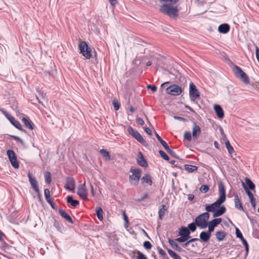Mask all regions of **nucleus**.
<instances>
[{
	"instance_id": "f257e3e1",
	"label": "nucleus",
	"mask_w": 259,
	"mask_h": 259,
	"mask_svg": "<svg viewBox=\"0 0 259 259\" xmlns=\"http://www.w3.org/2000/svg\"><path fill=\"white\" fill-rule=\"evenodd\" d=\"M175 4H164L160 8L159 11L163 14L166 15L170 17L175 18L178 16L179 11Z\"/></svg>"
},
{
	"instance_id": "f03ea898",
	"label": "nucleus",
	"mask_w": 259,
	"mask_h": 259,
	"mask_svg": "<svg viewBox=\"0 0 259 259\" xmlns=\"http://www.w3.org/2000/svg\"><path fill=\"white\" fill-rule=\"evenodd\" d=\"M209 218V214L207 212L199 214L195 219V222L197 226L201 229H205L208 226V220Z\"/></svg>"
},
{
	"instance_id": "7ed1b4c3",
	"label": "nucleus",
	"mask_w": 259,
	"mask_h": 259,
	"mask_svg": "<svg viewBox=\"0 0 259 259\" xmlns=\"http://www.w3.org/2000/svg\"><path fill=\"white\" fill-rule=\"evenodd\" d=\"M233 71L235 76L239 78L245 84H248L249 83L250 80L248 76L240 67L234 65L233 68Z\"/></svg>"
},
{
	"instance_id": "20e7f679",
	"label": "nucleus",
	"mask_w": 259,
	"mask_h": 259,
	"mask_svg": "<svg viewBox=\"0 0 259 259\" xmlns=\"http://www.w3.org/2000/svg\"><path fill=\"white\" fill-rule=\"evenodd\" d=\"M79 50L82 55L87 59L91 58L92 56V49L90 48L85 41H82L78 46Z\"/></svg>"
},
{
	"instance_id": "39448f33",
	"label": "nucleus",
	"mask_w": 259,
	"mask_h": 259,
	"mask_svg": "<svg viewBox=\"0 0 259 259\" xmlns=\"http://www.w3.org/2000/svg\"><path fill=\"white\" fill-rule=\"evenodd\" d=\"M127 132L133 138L137 140L139 143L145 146L146 144V141L143 139L139 132L136 129L131 126L127 128Z\"/></svg>"
},
{
	"instance_id": "423d86ee",
	"label": "nucleus",
	"mask_w": 259,
	"mask_h": 259,
	"mask_svg": "<svg viewBox=\"0 0 259 259\" xmlns=\"http://www.w3.org/2000/svg\"><path fill=\"white\" fill-rule=\"evenodd\" d=\"M189 96L191 100L194 101L200 98V93L193 82H191L189 85Z\"/></svg>"
},
{
	"instance_id": "0eeeda50",
	"label": "nucleus",
	"mask_w": 259,
	"mask_h": 259,
	"mask_svg": "<svg viewBox=\"0 0 259 259\" xmlns=\"http://www.w3.org/2000/svg\"><path fill=\"white\" fill-rule=\"evenodd\" d=\"M166 93L172 96H177L180 95L183 90L181 87L176 84H173L166 89Z\"/></svg>"
},
{
	"instance_id": "6e6552de",
	"label": "nucleus",
	"mask_w": 259,
	"mask_h": 259,
	"mask_svg": "<svg viewBox=\"0 0 259 259\" xmlns=\"http://www.w3.org/2000/svg\"><path fill=\"white\" fill-rule=\"evenodd\" d=\"M7 153L13 167L15 168H18L19 167V164L17 160V156L14 151L12 150H8L7 151Z\"/></svg>"
},
{
	"instance_id": "1a4fd4ad",
	"label": "nucleus",
	"mask_w": 259,
	"mask_h": 259,
	"mask_svg": "<svg viewBox=\"0 0 259 259\" xmlns=\"http://www.w3.org/2000/svg\"><path fill=\"white\" fill-rule=\"evenodd\" d=\"M75 182L72 177H68L66 179L64 188L72 193L75 192Z\"/></svg>"
},
{
	"instance_id": "9d476101",
	"label": "nucleus",
	"mask_w": 259,
	"mask_h": 259,
	"mask_svg": "<svg viewBox=\"0 0 259 259\" xmlns=\"http://www.w3.org/2000/svg\"><path fill=\"white\" fill-rule=\"evenodd\" d=\"M77 194L82 199L88 200V191L85 184H80L78 186Z\"/></svg>"
},
{
	"instance_id": "9b49d317",
	"label": "nucleus",
	"mask_w": 259,
	"mask_h": 259,
	"mask_svg": "<svg viewBox=\"0 0 259 259\" xmlns=\"http://www.w3.org/2000/svg\"><path fill=\"white\" fill-rule=\"evenodd\" d=\"M0 111L5 116V117L10 121L11 123L15 127L19 126L20 122L17 120L5 109L0 108Z\"/></svg>"
},
{
	"instance_id": "f8f14e48",
	"label": "nucleus",
	"mask_w": 259,
	"mask_h": 259,
	"mask_svg": "<svg viewBox=\"0 0 259 259\" xmlns=\"http://www.w3.org/2000/svg\"><path fill=\"white\" fill-rule=\"evenodd\" d=\"M218 187L220 197L217 200L223 203L226 200V190L224 184L222 181H220L218 183Z\"/></svg>"
},
{
	"instance_id": "ddd939ff",
	"label": "nucleus",
	"mask_w": 259,
	"mask_h": 259,
	"mask_svg": "<svg viewBox=\"0 0 259 259\" xmlns=\"http://www.w3.org/2000/svg\"><path fill=\"white\" fill-rule=\"evenodd\" d=\"M222 221L221 218H216L208 222V231L211 233L214 231V228L220 224Z\"/></svg>"
},
{
	"instance_id": "4468645a",
	"label": "nucleus",
	"mask_w": 259,
	"mask_h": 259,
	"mask_svg": "<svg viewBox=\"0 0 259 259\" xmlns=\"http://www.w3.org/2000/svg\"><path fill=\"white\" fill-rule=\"evenodd\" d=\"M223 203L217 200L215 202L210 205H206L205 206V210L208 213L209 212H212L214 213L216 208H218Z\"/></svg>"
},
{
	"instance_id": "2eb2a0df",
	"label": "nucleus",
	"mask_w": 259,
	"mask_h": 259,
	"mask_svg": "<svg viewBox=\"0 0 259 259\" xmlns=\"http://www.w3.org/2000/svg\"><path fill=\"white\" fill-rule=\"evenodd\" d=\"M137 162L140 166L143 167H147L148 165V163L145 159L142 153L140 151L138 152Z\"/></svg>"
},
{
	"instance_id": "dca6fc26",
	"label": "nucleus",
	"mask_w": 259,
	"mask_h": 259,
	"mask_svg": "<svg viewBox=\"0 0 259 259\" xmlns=\"http://www.w3.org/2000/svg\"><path fill=\"white\" fill-rule=\"evenodd\" d=\"M201 133L200 127L196 124L195 122L193 123L192 128V137L194 139H196L200 135Z\"/></svg>"
},
{
	"instance_id": "f3484780",
	"label": "nucleus",
	"mask_w": 259,
	"mask_h": 259,
	"mask_svg": "<svg viewBox=\"0 0 259 259\" xmlns=\"http://www.w3.org/2000/svg\"><path fill=\"white\" fill-rule=\"evenodd\" d=\"M28 177L29 181L31 184V187L34 189L36 192H38V188L37 187V182L35 178L33 177L32 174L29 172L28 174Z\"/></svg>"
},
{
	"instance_id": "a211bd4d",
	"label": "nucleus",
	"mask_w": 259,
	"mask_h": 259,
	"mask_svg": "<svg viewBox=\"0 0 259 259\" xmlns=\"http://www.w3.org/2000/svg\"><path fill=\"white\" fill-rule=\"evenodd\" d=\"M226 211V208L224 205L220 206L218 208H216L215 212L213 213V217L215 218L217 217L221 216L224 214Z\"/></svg>"
},
{
	"instance_id": "6ab92c4d",
	"label": "nucleus",
	"mask_w": 259,
	"mask_h": 259,
	"mask_svg": "<svg viewBox=\"0 0 259 259\" xmlns=\"http://www.w3.org/2000/svg\"><path fill=\"white\" fill-rule=\"evenodd\" d=\"M211 235V233L209 231H203L200 233L199 237L202 241L206 242L209 240Z\"/></svg>"
},
{
	"instance_id": "aec40b11",
	"label": "nucleus",
	"mask_w": 259,
	"mask_h": 259,
	"mask_svg": "<svg viewBox=\"0 0 259 259\" xmlns=\"http://www.w3.org/2000/svg\"><path fill=\"white\" fill-rule=\"evenodd\" d=\"M59 212L60 214V215L64 219H65L66 221H67L69 223L73 224V222L71 218V217L67 213L66 211L62 209L61 208H60L59 209Z\"/></svg>"
},
{
	"instance_id": "412c9836",
	"label": "nucleus",
	"mask_w": 259,
	"mask_h": 259,
	"mask_svg": "<svg viewBox=\"0 0 259 259\" xmlns=\"http://www.w3.org/2000/svg\"><path fill=\"white\" fill-rule=\"evenodd\" d=\"M234 203H235V207L236 208L239 210H242L244 211V209L243 208V207L242 205V204L241 203V201L239 198V197L237 194H234Z\"/></svg>"
},
{
	"instance_id": "4be33fe9",
	"label": "nucleus",
	"mask_w": 259,
	"mask_h": 259,
	"mask_svg": "<svg viewBox=\"0 0 259 259\" xmlns=\"http://www.w3.org/2000/svg\"><path fill=\"white\" fill-rule=\"evenodd\" d=\"M214 110L216 113L217 116L219 118H223L224 116V111L221 107V106L219 105H215L214 106Z\"/></svg>"
},
{
	"instance_id": "5701e85b",
	"label": "nucleus",
	"mask_w": 259,
	"mask_h": 259,
	"mask_svg": "<svg viewBox=\"0 0 259 259\" xmlns=\"http://www.w3.org/2000/svg\"><path fill=\"white\" fill-rule=\"evenodd\" d=\"M230 27L228 24L224 23L220 25L218 28V31L222 33H227L230 30Z\"/></svg>"
},
{
	"instance_id": "b1692460",
	"label": "nucleus",
	"mask_w": 259,
	"mask_h": 259,
	"mask_svg": "<svg viewBox=\"0 0 259 259\" xmlns=\"http://www.w3.org/2000/svg\"><path fill=\"white\" fill-rule=\"evenodd\" d=\"M141 181L142 183H146L150 186L152 185V177L149 174H147L143 176L141 179Z\"/></svg>"
},
{
	"instance_id": "393cba45",
	"label": "nucleus",
	"mask_w": 259,
	"mask_h": 259,
	"mask_svg": "<svg viewBox=\"0 0 259 259\" xmlns=\"http://www.w3.org/2000/svg\"><path fill=\"white\" fill-rule=\"evenodd\" d=\"M22 121L26 127L29 128V130H33V124L32 122L31 121H30L29 119H27V118L25 117H23L22 118Z\"/></svg>"
},
{
	"instance_id": "a878e982",
	"label": "nucleus",
	"mask_w": 259,
	"mask_h": 259,
	"mask_svg": "<svg viewBox=\"0 0 259 259\" xmlns=\"http://www.w3.org/2000/svg\"><path fill=\"white\" fill-rule=\"evenodd\" d=\"M100 153L105 161H109L111 159L110 153L106 150L102 149L100 150Z\"/></svg>"
},
{
	"instance_id": "bb28decb",
	"label": "nucleus",
	"mask_w": 259,
	"mask_h": 259,
	"mask_svg": "<svg viewBox=\"0 0 259 259\" xmlns=\"http://www.w3.org/2000/svg\"><path fill=\"white\" fill-rule=\"evenodd\" d=\"M167 210V207L165 205L162 204L161 208L158 211V217L160 220H162L166 211Z\"/></svg>"
},
{
	"instance_id": "cd10ccee",
	"label": "nucleus",
	"mask_w": 259,
	"mask_h": 259,
	"mask_svg": "<svg viewBox=\"0 0 259 259\" xmlns=\"http://www.w3.org/2000/svg\"><path fill=\"white\" fill-rule=\"evenodd\" d=\"M168 242L170 246L176 250L180 252L182 251V248L174 240L169 238Z\"/></svg>"
},
{
	"instance_id": "c85d7f7f",
	"label": "nucleus",
	"mask_w": 259,
	"mask_h": 259,
	"mask_svg": "<svg viewBox=\"0 0 259 259\" xmlns=\"http://www.w3.org/2000/svg\"><path fill=\"white\" fill-rule=\"evenodd\" d=\"M226 236V233L223 231H217L215 233L216 238L219 241L223 240Z\"/></svg>"
},
{
	"instance_id": "c756f323",
	"label": "nucleus",
	"mask_w": 259,
	"mask_h": 259,
	"mask_svg": "<svg viewBox=\"0 0 259 259\" xmlns=\"http://www.w3.org/2000/svg\"><path fill=\"white\" fill-rule=\"evenodd\" d=\"M66 200L68 203H70L73 207H75L79 204V201L76 200H74L71 196H67Z\"/></svg>"
},
{
	"instance_id": "7c9ffc66",
	"label": "nucleus",
	"mask_w": 259,
	"mask_h": 259,
	"mask_svg": "<svg viewBox=\"0 0 259 259\" xmlns=\"http://www.w3.org/2000/svg\"><path fill=\"white\" fill-rule=\"evenodd\" d=\"M130 172L133 174V175L136 176V178H141V175L142 172V170L140 168H134L132 167L130 169Z\"/></svg>"
},
{
	"instance_id": "2f4dec72",
	"label": "nucleus",
	"mask_w": 259,
	"mask_h": 259,
	"mask_svg": "<svg viewBox=\"0 0 259 259\" xmlns=\"http://www.w3.org/2000/svg\"><path fill=\"white\" fill-rule=\"evenodd\" d=\"M179 235L182 236H190V232L187 228L185 227H182L179 232Z\"/></svg>"
},
{
	"instance_id": "473e14b6",
	"label": "nucleus",
	"mask_w": 259,
	"mask_h": 259,
	"mask_svg": "<svg viewBox=\"0 0 259 259\" xmlns=\"http://www.w3.org/2000/svg\"><path fill=\"white\" fill-rule=\"evenodd\" d=\"M245 181L246 184V186L249 189V190H254L255 189V185L254 183L249 179L246 178L245 179Z\"/></svg>"
},
{
	"instance_id": "72a5a7b5",
	"label": "nucleus",
	"mask_w": 259,
	"mask_h": 259,
	"mask_svg": "<svg viewBox=\"0 0 259 259\" xmlns=\"http://www.w3.org/2000/svg\"><path fill=\"white\" fill-rule=\"evenodd\" d=\"M95 211L96 212V214H97L98 219L100 221H102V220L103 219V211L102 208L100 207H96L95 208Z\"/></svg>"
},
{
	"instance_id": "f704fd0d",
	"label": "nucleus",
	"mask_w": 259,
	"mask_h": 259,
	"mask_svg": "<svg viewBox=\"0 0 259 259\" xmlns=\"http://www.w3.org/2000/svg\"><path fill=\"white\" fill-rule=\"evenodd\" d=\"M184 167L185 170H187L189 172H193L197 169V167L196 166L189 164H185Z\"/></svg>"
},
{
	"instance_id": "c9c22d12",
	"label": "nucleus",
	"mask_w": 259,
	"mask_h": 259,
	"mask_svg": "<svg viewBox=\"0 0 259 259\" xmlns=\"http://www.w3.org/2000/svg\"><path fill=\"white\" fill-rule=\"evenodd\" d=\"M155 136L157 139V140L159 141V142L161 143V144L163 146V147L165 149H166L169 146L166 143L165 141L163 140L162 138L160 137V136L156 133V132H155Z\"/></svg>"
},
{
	"instance_id": "e433bc0d",
	"label": "nucleus",
	"mask_w": 259,
	"mask_h": 259,
	"mask_svg": "<svg viewBox=\"0 0 259 259\" xmlns=\"http://www.w3.org/2000/svg\"><path fill=\"white\" fill-rule=\"evenodd\" d=\"M158 253L161 256L162 259H169L165 252L160 247H157Z\"/></svg>"
},
{
	"instance_id": "4c0bfd02",
	"label": "nucleus",
	"mask_w": 259,
	"mask_h": 259,
	"mask_svg": "<svg viewBox=\"0 0 259 259\" xmlns=\"http://www.w3.org/2000/svg\"><path fill=\"white\" fill-rule=\"evenodd\" d=\"M225 145L229 153L230 154H232L234 152V150L228 140H226Z\"/></svg>"
},
{
	"instance_id": "58836bf2",
	"label": "nucleus",
	"mask_w": 259,
	"mask_h": 259,
	"mask_svg": "<svg viewBox=\"0 0 259 259\" xmlns=\"http://www.w3.org/2000/svg\"><path fill=\"white\" fill-rule=\"evenodd\" d=\"M243 187L245 191V192L248 196L250 199H253V195L252 193V192L249 190V189L247 188V187L245 185L244 183H243Z\"/></svg>"
},
{
	"instance_id": "ea45409f",
	"label": "nucleus",
	"mask_w": 259,
	"mask_h": 259,
	"mask_svg": "<svg viewBox=\"0 0 259 259\" xmlns=\"http://www.w3.org/2000/svg\"><path fill=\"white\" fill-rule=\"evenodd\" d=\"M166 151L167 152V153L170 155L172 157H173L174 158H177V159H179V156L177 155V154L176 153V152L172 150L168 146L166 149Z\"/></svg>"
},
{
	"instance_id": "a19ab883",
	"label": "nucleus",
	"mask_w": 259,
	"mask_h": 259,
	"mask_svg": "<svg viewBox=\"0 0 259 259\" xmlns=\"http://www.w3.org/2000/svg\"><path fill=\"white\" fill-rule=\"evenodd\" d=\"M181 236L180 237L176 239V240L179 242H185L191 237L190 236Z\"/></svg>"
},
{
	"instance_id": "79ce46f5",
	"label": "nucleus",
	"mask_w": 259,
	"mask_h": 259,
	"mask_svg": "<svg viewBox=\"0 0 259 259\" xmlns=\"http://www.w3.org/2000/svg\"><path fill=\"white\" fill-rule=\"evenodd\" d=\"M45 179L46 183L49 184L51 182V174L49 171H47L45 174Z\"/></svg>"
},
{
	"instance_id": "37998d69",
	"label": "nucleus",
	"mask_w": 259,
	"mask_h": 259,
	"mask_svg": "<svg viewBox=\"0 0 259 259\" xmlns=\"http://www.w3.org/2000/svg\"><path fill=\"white\" fill-rule=\"evenodd\" d=\"M54 226L59 231H61V229H62V224L60 223L59 221H57V220H56L55 219H54Z\"/></svg>"
},
{
	"instance_id": "c03bdc74",
	"label": "nucleus",
	"mask_w": 259,
	"mask_h": 259,
	"mask_svg": "<svg viewBox=\"0 0 259 259\" xmlns=\"http://www.w3.org/2000/svg\"><path fill=\"white\" fill-rule=\"evenodd\" d=\"M196 223H192L188 225V229L189 230L190 232L191 231L192 232L195 231L196 230Z\"/></svg>"
},
{
	"instance_id": "a18cd8bd",
	"label": "nucleus",
	"mask_w": 259,
	"mask_h": 259,
	"mask_svg": "<svg viewBox=\"0 0 259 259\" xmlns=\"http://www.w3.org/2000/svg\"><path fill=\"white\" fill-rule=\"evenodd\" d=\"M112 104L115 111L119 110L120 108V104L116 100H113L112 101Z\"/></svg>"
},
{
	"instance_id": "49530a36",
	"label": "nucleus",
	"mask_w": 259,
	"mask_h": 259,
	"mask_svg": "<svg viewBox=\"0 0 259 259\" xmlns=\"http://www.w3.org/2000/svg\"><path fill=\"white\" fill-rule=\"evenodd\" d=\"M209 189V187L208 185H202L200 188V191L204 193H206Z\"/></svg>"
},
{
	"instance_id": "de8ad7c7",
	"label": "nucleus",
	"mask_w": 259,
	"mask_h": 259,
	"mask_svg": "<svg viewBox=\"0 0 259 259\" xmlns=\"http://www.w3.org/2000/svg\"><path fill=\"white\" fill-rule=\"evenodd\" d=\"M184 138L187 139L188 141L192 140V135L189 131H187L184 134Z\"/></svg>"
},
{
	"instance_id": "09e8293b",
	"label": "nucleus",
	"mask_w": 259,
	"mask_h": 259,
	"mask_svg": "<svg viewBox=\"0 0 259 259\" xmlns=\"http://www.w3.org/2000/svg\"><path fill=\"white\" fill-rule=\"evenodd\" d=\"M159 153L164 160L166 161H168L169 160V158L168 155L162 150H159Z\"/></svg>"
},
{
	"instance_id": "8fccbe9b",
	"label": "nucleus",
	"mask_w": 259,
	"mask_h": 259,
	"mask_svg": "<svg viewBox=\"0 0 259 259\" xmlns=\"http://www.w3.org/2000/svg\"><path fill=\"white\" fill-rule=\"evenodd\" d=\"M129 179H130V181H135V185H137L138 183H139V180L140 179V178H136V176H134V175H132L130 176Z\"/></svg>"
},
{
	"instance_id": "3c124183",
	"label": "nucleus",
	"mask_w": 259,
	"mask_h": 259,
	"mask_svg": "<svg viewBox=\"0 0 259 259\" xmlns=\"http://www.w3.org/2000/svg\"><path fill=\"white\" fill-rule=\"evenodd\" d=\"M242 244H243V245L245 247V251H246V256H247L248 255V251H249V245H248V244L247 241L245 239L244 240H243V241H242Z\"/></svg>"
},
{
	"instance_id": "603ef678",
	"label": "nucleus",
	"mask_w": 259,
	"mask_h": 259,
	"mask_svg": "<svg viewBox=\"0 0 259 259\" xmlns=\"http://www.w3.org/2000/svg\"><path fill=\"white\" fill-rule=\"evenodd\" d=\"M137 257L138 259H147V257L144 255L143 253L140 252V251H137Z\"/></svg>"
},
{
	"instance_id": "864d4df0",
	"label": "nucleus",
	"mask_w": 259,
	"mask_h": 259,
	"mask_svg": "<svg viewBox=\"0 0 259 259\" xmlns=\"http://www.w3.org/2000/svg\"><path fill=\"white\" fill-rule=\"evenodd\" d=\"M149 198V196L148 194L147 193H146L144 194V195L141 198L136 199V201L137 202H141L144 199Z\"/></svg>"
},
{
	"instance_id": "5fc2aeb1",
	"label": "nucleus",
	"mask_w": 259,
	"mask_h": 259,
	"mask_svg": "<svg viewBox=\"0 0 259 259\" xmlns=\"http://www.w3.org/2000/svg\"><path fill=\"white\" fill-rule=\"evenodd\" d=\"M179 0H159L161 3H165V4H176Z\"/></svg>"
},
{
	"instance_id": "6e6d98bb",
	"label": "nucleus",
	"mask_w": 259,
	"mask_h": 259,
	"mask_svg": "<svg viewBox=\"0 0 259 259\" xmlns=\"http://www.w3.org/2000/svg\"><path fill=\"white\" fill-rule=\"evenodd\" d=\"M143 246L146 249H150L152 248V244L148 241H145L143 243Z\"/></svg>"
},
{
	"instance_id": "4d7b16f0",
	"label": "nucleus",
	"mask_w": 259,
	"mask_h": 259,
	"mask_svg": "<svg viewBox=\"0 0 259 259\" xmlns=\"http://www.w3.org/2000/svg\"><path fill=\"white\" fill-rule=\"evenodd\" d=\"M12 138H13L14 140H17L19 141L22 145H24V142L19 137L14 136V135H11L10 136Z\"/></svg>"
},
{
	"instance_id": "13d9d810",
	"label": "nucleus",
	"mask_w": 259,
	"mask_h": 259,
	"mask_svg": "<svg viewBox=\"0 0 259 259\" xmlns=\"http://www.w3.org/2000/svg\"><path fill=\"white\" fill-rule=\"evenodd\" d=\"M174 118L175 119L179 120L180 121H183V122H187V121H188V120L186 118H183V117H182L177 116H174Z\"/></svg>"
},
{
	"instance_id": "bf43d9fd",
	"label": "nucleus",
	"mask_w": 259,
	"mask_h": 259,
	"mask_svg": "<svg viewBox=\"0 0 259 259\" xmlns=\"http://www.w3.org/2000/svg\"><path fill=\"white\" fill-rule=\"evenodd\" d=\"M147 89H151V91L153 92H156L157 88L155 85H147Z\"/></svg>"
},
{
	"instance_id": "052dcab7",
	"label": "nucleus",
	"mask_w": 259,
	"mask_h": 259,
	"mask_svg": "<svg viewBox=\"0 0 259 259\" xmlns=\"http://www.w3.org/2000/svg\"><path fill=\"white\" fill-rule=\"evenodd\" d=\"M235 233H236V237L237 238L241 236V235H242V233L241 232V231L238 228H236Z\"/></svg>"
},
{
	"instance_id": "680f3d73",
	"label": "nucleus",
	"mask_w": 259,
	"mask_h": 259,
	"mask_svg": "<svg viewBox=\"0 0 259 259\" xmlns=\"http://www.w3.org/2000/svg\"><path fill=\"white\" fill-rule=\"evenodd\" d=\"M137 122L141 125H143L144 124V121L142 118L140 117H137Z\"/></svg>"
},
{
	"instance_id": "e2e57ef3",
	"label": "nucleus",
	"mask_w": 259,
	"mask_h": 259,
	"mask_svg": "<svg viewBox=\"0 0 259 259\" xmlns=\"http://www.w3.org/2000/svg\"><path fill=\"white\" fill-rule=\"evenodd\" d=\"M123 215L124 220L125 223V226L126 224H127V225L128 224V217L126 215V214H125V211H123Z\"/></svg>"
},
{
	"instance_id": "0e129e2a",
	"label": "nucleus",
	"mask_w": 259,
	"mask_h": 259,
	"mask_svg": "<svg viewBox=\"0 0 259 259\" xmlns=\"http://www.w3.org/2000/svg\"><path fill=\"white\" fill-rule=\"evenodd\" d=\"M144 131L149 136H151L152 135V132L151 131V130L148 127H145L144 128Z\"/></svg>"
},
{
	"instance_id": "69168bd1",
	"label": "nucleus",
	"mask_w": 259,
	"mask_h": 259,
	"mask_svg": "<svg viewBox=\"0 0 259 259\" xmlns=\"http://www.w3.org/2000/svg\"><path fill=\"white\" fill-rule=\"evenodd\" d=\"M50 205L51 206L52 208L53 209H55V210H57V205H56V204L53 202L52 200L51 201H50V202H48Z\"/></svg>"
},
{
	"instance_id": "338daca9",
	"label": "nucleus",
	"mask_w": 259,
	"mask_h": 259,
	"mask_svg": "<svg viewBox=\"0 0 259 259\" xmlns=\"http://www.w3.org/2000/svg\"><path fill=\"white\" fill-rule=\"evenodd\" d=\"M16 128H17V129H18L19 130L21 131V132H22L24 133H27L26 131L22 128V125L20 123H19V126H17Z\"/></svg>"
},
{
	"instance_id": "774afa93",
	"label": "nucleus",
	"mask_w": 259,
	"mask_h": 259,
	"mask_svg": "<svg viewBox=\"0 0 259 259\" xmlns=\"http://www.w3.org/2000/svg\"><path fill=\"white\" fill-rule=\"evenodd\" d=\"M255 53H256V59L259 62V48L258 47H256L255 49Z\"/></svg>"
}]
</instances>
